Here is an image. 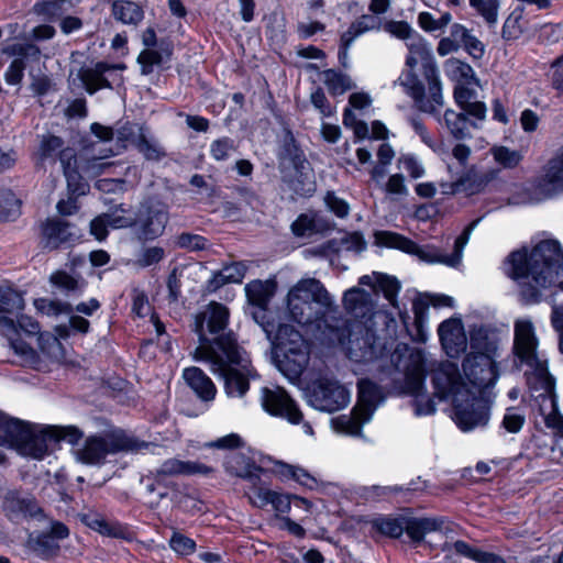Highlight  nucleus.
<instances>
[{"label":"nucleus","instance_id":"obj_48","mask_svg":"<svg viewBox=\"0 0 563 563\" xmlns=\"http://www.w3.org/2000/svg\"><path fill=\"white\" fill-rule=\"evenodd\" d=\"M37 343L41 352L53 361H62L64 358V349L59 340L51 333H40Z\"/></svg>","mask_w":563,"mask_h":563},{"label":"nucleus","instance_id":"obj_1","mask_svg":"<svg viewBox=\"0 0 563 563\" xmlns=\"http://www.w3.org/2000/svg\"><path fill=\"white\" fill-rule=\"evenodd\" d=\"M286 313L298 324H314L323 343L343 341L344 318L340 316L334 298L316 278L300 279L289 289Z\"/></svg>","mask_w":563,"mask_h":563},{"label":"nucleus","instance_id":"obj_19","mask_svg":"<svg viewBox=\"0 0 563 563\" xmlns=\"http://www.w3.org/2000/svg\"><path fill=\"white\" fill-rule=\"evenodd\" d=\"M308 401L317 410L334 412L350 404L351 391L335 379L321 377L311 385Z\"/></svg>","mask_w":563,"mask_h":563},{"label":"nucleus","instance_id":"obj_34","mask_svg":"<svg viewBox=\"0 0 563 563\" xmlns=\"http://www.w3.org/2000/svg\"><path fill=\"white\" fill-rule=\"evenodd\" d=\"M156 470L169 477L177 475L209 474L212 468L195 461L165 460Z\"/></svg>","mask_w":563,"mask_h":563},{"label":"nucleus","instance_id":"obj_39","mask_svg":"<svg viewBox=\"0 0 563 563\" xmlns=\"http://www.w3.org/2000/svg\"><path fill=\"white\" fill-rule=\"evenodd\" d=\"M81 521L90 529L99 532L102 536L123 539L125 538L126 530L118 522L107 521L98 514H82Z\"/></svg>","mask_w":563,"mask_h":563},{"label":"nucleus","instance_id":"obj_15","mask_svg":"<svg viewBox=\"0 0 563 563\" xmlns=\"http://www.w3.org/2000/svg\"><path fill=\"white\" fill-rule=\"evenodd\" d=\"M263 410L272 417L280 418L291 424H300L303 433L313 434L311 424L303 421V415L295 399L280 386H264L260 390Z\"/></svg>","mask_w":563,"mask_h":563},{"label":"nucleus","instance_id":"obj_38","mask_svg":"<svg viewBox=\"0 0 563 563\" xmlns=\"http://www.w3.org/2000/svg\"><path fill=\"white\" fill-rule=\"evenodd\" d=\"M246 266L243 263H232L216 272L208 282V289L216 291L227 284H239L243 280Z\"/></svg>","mask_w":563,"mask_h":563},{"label":"nucleus","instance_id":"obj_55","mask_svg":"<svg viewBox=\"0 0 563 563\" xmlns=\"http://www.w3.org/2000/svg\"><path fill=\"white\" fill-rule=\"evenodd\" d=\"M383 189L389 197L402 198L409 195V189L406 185V178L400 173L390 175Z\"/></svg>","mask_w":563,"mask_h":563},{"label":"nucleus","instance_id":"obj_22","mask_svg":"<svg viewBox=\"0 0 563 563\" xmlns=\"http://www.w3.org/2000/svg\"><path fill=\"white\" fill-rule=\"evenodd\" d=\"M395 85L401 86L405 92L415 100L421 111L432 114L441 122L439 109L443 106V98L441 99V103H437L431 95L427 98L426 89H428V84L418 78L412 69L401 73L395 81ZM428 93L430 92L428 91Z\"/></svg>","mask_w":563,"mask_h":563},{"label":"nucleus","instance_id":"obj_37","mask_svg":"<svg viewBox=\"0 0 563 563\" xmlns=\"http://www.w3.org/2000/svg\"><path fill=\"white\" fill-rule=\"evenodd\" d=\"M496 174L497 172L493 169L478 172L474 166H471L459 176V185H462L463 192L468 195L478 194L495 178Z\"/></svg>","mask_w":563,"mask_h":563},{"label":"nucleus","instance_id":"obj_59","mask_svg":"<svg viewBox=\"0 0 563 563\" xmlns=\"http://www.w3.org/2000/svg\"><path fill=\"white\" fill-rule=\"evenodd\" d=\"M169 547L175 553L187 556L195 552L196 542L187 536L174 531L169 540Z\"/></svg>","mask_w":563,"mask_h":563},{"label":"nucleus","instance_id":"obj_17","mask_svg":"<svg viewBox=\"0 0 563 563\" xmlns=\"http://www.w3.org/2000/svg\"><path fill=\"white\" fill-rule=\"evenodd\" d=\"M471 353L466 356V368L468 373H474L473 368L477 365L482 367L483 380L495 378L492 369V358L497 357L498 336L495 331L486 327H475L470 335Z\"/></svg>","mask_w":563,"mask_h":563},{"label":"nucleus","instance_id":"obj_10","mask_svg":"<svg viewBox=\"0 0 563 563\" xmlns=\"http://www.w3.org/2000/svg\"><path fill=\"white\" fill-rule=\"evenodd\" d=\"M310 360V344L289 324H282L275 336V362L278 371L290 382L299 380Z\"/></svg>","mask_w":563,"mask_h":563},{"label":"nucleus","instance_id":"obj_9","mask_svg":"<svg viewBox=\"0 0 563 563\" xmlns=\"http://www.w3.org/2000/svg\"><path fill=\"white\" fill-rule=\"evenodd\" d=\"M530 299L555 286L563 274V247L553 239L541 240L530 250Z\"/></svg>","mask_w":563,"mask_h":563},{"label":"nucleus","instance_id":"obj_28","mask_svg":"<svg viewBox=\"0 0 563 563\" xmlns=\"http://www.w3.org/2000/svg\"><path fill=\"white\" fill-rule=\"evenodd\" d=\"M438 333L441 344L450 357H456L466 350L467 338L460 319L443 321L438 329Z\"/></svg>","mask_w":563,"mask_h":563},{"label":"nucleus","instance_id":"obj_3","mask_svg":"<svg viewBox=\"0 0 563 563\" xmlns=\"http://www.w3.org/2000/svg\"><path fill=\"white\" fill-rule=\"evenodd\" d=\"M434 393L440 400H450L453 405L454 421L464 432L487 424L489 413L462 379L455 363L446 361L435 371L432 378Z\"/></svg>","mask_w":563,"mask_h":563},{"label":"nucleus","instance_id":"obj_43","mask_svg":"<svg viewBox=\"0 0 563 563\" xmlns=\"http://www.w3.org/2000/svg\"><path fill=\"white\" fill-rule=\"evenodd\" d=\"M322 81L333 96L343 95L354 87L352 79L346 74L334 69L324 70L322 73Z\"/></svg>","mask_w":563,"mask_h":563},{"label":"nucleus","instance_id":"obj_5","mask_svg":"<svg viewBox=\"0 0 563 563\" xmlns=\"http://www.w3.org/2000/svg\"><path fill=\"white\" fill-rule=\"evenodd\" d=\"M122 205L111 212L102 213L90 222V233L99 241L108 235V230L124 229L136 225V233L142 240H154L163 234L168 221L164 207H148L140 210L137 217L125 214Z\"/></svg>","mask_w":563,"mask_h":563},{"label":"nucleus","instance_id":"obj_62","mask_svg":"<svg viewBox=\"0 0 563 563\" xmlns=\"http://www.w3.org/2000/svg\"><path fill=\"white\" fill-rule=\"evenodd\" d=\"M163 55L161 52L151 48L143 49L137 56V63L142 67V74H150L154 66L161 65Z\"/></svg>","mask_w":563,"mask_h":563},{"label":"nucleus","instance_id":"obj_13","mask_svg":"<svg viewBox=\"0 0 563 563\" xmlns=\"http://www.w3.org/2000/svg\"><path fill=\"white\" fill-rule=\"evenodd\" d=\"M343 327V341L327 343L328 345L341 346L349 360L354 363H372L380 356L383 345L375 333L374 325L347 323V320L344 319Z\"/></svg>","mask_w":563,"mask_h":563},{"label":"nucleus","instance_id":"obj_63","mask_svg":"<svg viewBox=\"0 0 563 563\" xmlns=\"http://www.w3.org/2000/svg\"><path fill=\"white\" fill-rule=\"evenodd\" d=\"M343 124L346 128L353 130L354 134L358 139H365L368 135V126L367 124L357 119L355 112L351 109H345L343 113Z\"/></svg>","mask_w":563,"mask_h":563},{"label":"nucleus","instance_id":"obj_30","mask_svg":"<svg viewBox=\"0 0 563 563\" xmlns=\"http://www.w3.org/2000/svg\"><path fill=\"white\" fill-rule=\"evenodd\" d=\"M183 378L202 402L208 404L214 400L217 387L201 368L196 366L184 368Z\"/></svg>","mask_w":563,"mask_h":563},{"label":"nucleus","instance_id":"obj_64","mask_svg":"<svg viewBox=\"0 0 563 563\" xmlns=\"http://www.w3.org/2000/svg\"><path fill=\"white\" fill-rule=\"evenodd\" d=\"M165 256V251L159 246H151L143 249L136 260L141 267H148L161 262Z\"/></svg>","mask_w":563,"mask_h":563},{"label":"nucleus","instance_id":"obj_40","mask_svg":"<svg viewBox=\"0 0 563 563\" xmlns=\"http://www.w3.org/2000/svg\"><path fill=\"white\" fill-rule=\"evenodd\" d=\"M379 20L374 15H362L354 21L349 30L341 36V43L345 48H350L353 42L366 32L379 30Z\"/></svg>","mask_w":563,"mask_h":563},{"label":"nucleus","instance_id":"obj_4","mask_svg":"<svg viewBox=\"0 0 563 563\" xmlns=\"http://www.w3.org/2000/svg\"><path fill=\"white\" fill-rule=\"evenodd\" d=\"M530 408L537 409L545 426L563 438V415L559 410L555 378L549 372L548 357L538 350V342L530 330Z\"/></svg>","mask_w":563,"mask_h":563},{"label":"nucleus","instance_id":"obj_21","mask_svg":"<svg viewBox=\"0 0 563 563\" xmlns=\"http://www.w3.org/2000/svg\"><path fill=\"white\" fill-rule=\"evenodd\" d=\"M343 307L353 318L347 323H366L374 325L375 301L373 294L360 287H352L343 295Z\"/></svg>","mask_w":563,"mask_h":563},{"label":"nucleus","instance_id":"obj_27","mask_svg":"<svg viewBox=\"0 0 563 563\" xmlns=\"http://www.w3.org/2000/svg\"><path fill=\"white\" fill-rule=\"evenodd\" d=\"M452 531L451 523L443 517H409L407 520V534L413 542H421L432 533L444 538Z\"/></svg>","mask_w":563,"mask_h":563},{"label":"nucleus","instance_id":"obj_60","mask_svg":"<svg viewBox=\"0 0 563 563\" xmlns=\"http://www.w3.org/2000/svg\"><path fill=\"white\" fill-rule=\"evenodd\" d=\"M37 311L47 316H57L70 311V306L66 302L40 298L34 301Z\"/></svg>","mask_w":563,"mask_h":563},{"label":"nucleus","instance_id":"obj_35","mask_svg":"<svg viewBox=\"0 0 563 563\" xmlns=\"http://www.w3.org/2000/svg\"><path fill=\"white\" fill-rule=\"evenodd\" d=\"M245 295L252 307L268 306L276 290L275 280H252L245 285Z\"/></svg>","mask_w":563,"mask_h":563},{"label":"nucleus","instance_id":"obj_50","mask_svg":"<svg viewBox=\"0 0 563 563\" xmlns=\"http://www.w3.org/2000/svg\"><path fill=\"white\" fill-rule=\"evenodd\" d=\"M482 366L476 364V367H474V373H468L470 371L466 368V358L463 362V372L465 377L467 378L468 383L472 385L473 388L477 389L478 391L489 388L494 386L498 379V371L495 358H492V369L494 372L495 378L492 380H483L482 377L484 375L482 374Z\"/></svg>","mask_w":563,"mask_h":563},{"label":"nucleus","instance_id":"obj_49","mask_svg":"<svg viewBox=\"0 0 563 563\" xmlns=\"http://www.w3.org/2000/svg\"><path fill=\"white\" fill-rule=\"evenodd\" d=\"M514 352L520 364L528 361V321L518 320L515 324Z\"/></svg>","mask_w":563,"mask_h":563},{"label":"nucleus","instance_id":"obj_44","mask_svg":"<svg viewBox=\"0 0 563 563\" xmlns=\"http://www.w3.org/2000/svg\"><path fill=\"white\" fill-rule=\"evenodd\" d=\"M108 155L97 157H80V161L77 159L76 165L73 164V167L77 168L79 175L81 176L80 181L86 184L85 178L96 177L104 172L106 168L110 167V163L103 162L102 159Z\"/></svg>","mask_w":563,"mask_h":563},{"label":"nucleus","instance_id":"obj_42","mask_svg":"<svg viewBox=\"0 0 563 563\" xmlns=\"http://www.w3.org/2000/svg\"><path fill=\"white\" fill-rule=\"evenodd\" d=\"M445 75L457 84H477L474 76L473 68L467 64L456 58H450L444 64Z\"/></svg>","mask_w":563,"mask_h":563},{"label":"nucleus","instance_id":"obj_16","mask_svg":"<svg viewBox=\"0 0 563 563\" xmlns=\"http://www.w3.org/2000/svg\"><path fill=\"white\" fill-rule=\"evenodd\" d=\"M406 46L409 51L406 65L413 69L421 64L422 76L428 84V90L432 99L437 103H441L442 85L431 45L417 33L406 43Z\"/></svg>","mask_w":563,"mask_h":563},{"label":"nucleus","instance_id":"obj_11","mask_svg":"<svg viewBox=\"0 0 563 563\" xmlns=\"http://www.w3.org/2000/svg\"><path fill=\"white\" fill-rule=\"evenodd\" d=\"M443 363L437 362L422 350L410 349L407 350L404 364H397V367L405 374L406 391L415 396V412L417 416H429L435 412L434 401L422 394V391L424 389L426 373L430 371L435 374V371Z\"/></svg>","mask_w":563,"mask_h":563},{"label":"nucleus","instance_id":"obj_6","mask_svg":"<svg viewBox=\"0 0 563 563\" xmlns=\"http://www.w3.org/2000/svg\"><path fill=\"white\" fill-rule=\"evenodd\" d=\"M218 353L201 358L199 362L208 364L211 373L223 380L224 393L230 398H243L249 389L250 382L257 377L249 354L240 345H227V350H217Z\"/></svg>","mask_w":563,"mask_h":563},{"label":"nucleus","instance_id":"obj_25","mask_svg":"<svg viewBox=\"0 0 563 563\" xmlns=\"http://www.w3.org/2000/svg\"><path fill=\"white\" fill-rule=\"evenodd\" d=\"M145 490L148 494L156 495L158 500L169 498V500L178 506H184L188 496L183 494L179 486L172 477L161 474L158 470L151 471L142 477Z\"/></svg>","mask_w":563,"mask_h":563},{"label":"nucleus","instance_id":"obj_51","mask_svg":"<svg viewBox=\"0 0 563 563\" xmlns=\"http://www.w3.org/2000/svg\"><path fill=\"white\" fill-rule=\"evenodd\" d=\"M398 167L404 169L412 179L422 178L426 175V167L422 159L413 153H404L398 157Z\"/></svg>","mask_w":563,"mask_h":563},{"label":"nucleus","instance_id":"obj_18","mask_svg":"<svg viewBox=\"0 0 563 563\" xmlns=\"http://www.w3.org/2000/svg\"><path fill=\"white\" fill-rule=\"evenodd\" d=\"M38 155L42 161L58 156L65 178L67 180V188L73 194L85 195L88 190V185L80 181L81 176L77 168L73 167L77 163V157L73 148L64 147V141L55 135L43 136Z\"/></svg>","mask_w":563,"mask_h":563},{"label":"nucleus","instance_id":"obj_32","mask_svg":"<svg viewBox=\"0 0 563 563\" xmlns=\"http://www.w3.org/2000/svg\"><path fill=\"white\" fill-rule=\"evenodd\" d=\"M504 273L519 286H526L528 278V249L521 246L512 251L504 261Z\"/></svg>","mask_w":563,"mask_h":563},{"label":"nucleus","instance_id":"obj_52","mask_svg":"<svg viewBox=\"0 0 563 563\" xmlns=\"http://www.w3.org/2000/svg\"><path fill=\"white\" fill-rule=\"evenodd\" d=\"M408 518H380L374 525L379 532L390 538H399L404 532L407 533Z\"/></svg>","mask_w":563,"mask_h":563},{"label":"nucleus","instance_id":"obj_31","mask_svg":"<svg viewBox=\"0 0 563 563\" xmlns=\"http://www.w3.org/2000/svg\"><path fill=\"white\" fill-rule=\"evenodd\" d=\"M273 473L283 482L294 481L308 489L318 487V479L300 465L273 461Z\"/></svg>","mask_w":563,"mask_h":563},{"label":"nucleus","instance_id":"obj_20","mask_svg":"<svg viewBox=\"0 0 563 563\" xmlns=\"http://www.w3.org/2000/svg\"><path fill=\"white\" fill-rule=\"evenodd\" d=\"M563 192V145L544 166L534 184L537 199L550 198Z\"/></svg>","mask_w":563,"mask_h":563},{"label":"nucleus","instance_id":"obj_14","mask_svg":"<svg viewBox=\"0 0 563 563\" xmlns=\"http://www.w3.org/2000/svg\"><path fill=\"white\" fill-rule=\"evenodd\" d=\"M357 404L350 416H341L333 423L338 431L352 437H361L362 428L369 422L377 407L383 402V394L379 386L369 379H361L357 383Z\"/></svg>","mask_w":563,"mask_h":563},{"label":"nucleus","instance_id":"obj_2","mask_svg":"<svg viewBox=\"0 0 563 563\" xmlns=\"http://www.w3.org/2000/svg\"><path fill=\"white\" fill-rule=\"evenodd\" d=\"M81 438L82 432L73 426L30 423L0 412V445L23 456L42 460L60 440L77 444Z\"/></svg>","mask_w":563,"mask_h":563},{"label":"nucleus","instance_id":"obj_61","mask_svg":"<svg viewBox=\"0 0 563 563\" xmlns=\"http://www.w3.org/2000/svg\"><path fill=\"white\" fill-rule=\"evenodd\" d=\"M384 30L396 38L406 43L413 37L417 32L405 21H388L384 25Z\"/></svg>","mask_w":563,"mask_h":563},{"label":"nucleus","instance_id":"obj_58","mask_svg":"<svg viewBox=\"0 0 563 563\" xmlns=\"http://www.w3.org/2000/svg\"><path fill=\"white\" fill-rule=\"evenodd\" d=\"M470 4L487 23H496L498 16V0H470Z\"/></svg>","mask_w":563,"mask_h":563},{"label":"nucleus","instance_id":"obj_8","mask_svg":"<svg viewBox=\"0 0 563 563\" xmlns=\"http://www.w3.org/2000/svg\"><path fill=\"white\" fill-rule=\"evenodd\" d=\"M482 221V218L472 221L455 240L452 254H443L434 246H420L416 242L395 232L383 231L376 233L377 242L386 247L397 249L410 255L417 256L428 264H443L449 267H457L462 263L463 251L470 241L473 231Z\"/></svg>","mask_w":563,"mask_h":563},{"label":"nucleus","instance_id":"obj_47","mask_svg":"<svg viewBox=\"0 0 563 563\" xmlns=\"http://www.w3.org/2000/svg\"><path fill=\"white\" fill-rule=\"evenodd\" d=\"M443 122L455 139L462 140L468 135V122L464 113L448 109L444 112Z\"/></svg>","mask_w":563,"mask_h":563},{"label":"nucleus","instance_id":"obj_24","mask_svg":"<svg viewBox=\"0 0 563 563\" xmlns=\"http://www.w3.org/2000/svg\"><path fill=\"white\" fill-rule=\"evenodd\" d=\"M3 53L13 57L12 63L5 71V81L9 85H18L23 78V73L27 62L40 58V48L32 43H14L7 46Z\"/></svg>","mask_w":563,"mask_h":563},{"label":"nucleus","instance_id":"obj_57","mask_svg":"<svg viewBox=\"0 0 563 563\" xmlns=\"http://www.w3.org/2000/svg\"><path fill=\"white\" fill-rule=\"evenodd\" d=\"M495 161L505 168L516 167L522 159V155L517 151H511L506 146H495L492 148Z\"/></svg>","mask_w":563,"mask_h":563},{"label":"nucleus","instance_id":"obj_26","mask_svg":"<svg viewBox=\"0 0 563 563\" xmlns=\"http://www.w3.org/2000/svg\"><path fill=\"white\" fill-rule=\"evenodd\" d=\"M24 306V299L20 292L12 288L0 289V333L10 336L16 332L13 317H18Z\"/></svg>","mask_w":563,"mask_h":563},{"label":"nucleus","instance_id":"obj_46","mask_svg":"<svg viewBox=\"0 0 563 563\" xmlns=\"http://www.w3.org/2000/svg\"><path fill=\"white\" fill-rule=\"evenodd\" d=\"M29 542L33 551L42 559L53 556L59 549L57 541L48 533L31 534Z\"/></svg>","mask_w":563,"mask_h":563},{"label":"nucleus","instance_id":"obj_56","mask_svg":"<svg viewBox=\"0 0 563 563\" xmlns=\"http://www.w3.org/2000/svg\"><path fill=\"white\" fill-rule=\"evenodd\" d=\"M375 283L377 287L384 292L385 298L395 305V299L400 290L399 282L391 276L384 274H375Z\"/></svg>","mask_w":563,"mask_h":563},{"label":"nucleus","instance_id":"obj_12","mask_svg":"<svg viewBox=\"0 0 563 563\" xmlns=\"http://www.w3.org/2000/svg\"><path fill=\"white\" fill-rule=\"evenodd\" d=\"M148 448V443L117 430L103 435L88 437L84 444L75 450V456L84 464L98 465L103 463L109 454L121 451L141 452Z\"/></svg>","mask_w":563,"mask_h":563},{"label":"nucleus","instance_id":"obj_36","mask_svg":"<svg viewBox=\"0 0 563 563\" xmlns=\"http://www.w3.org/2000/svg\"><path fill=\"white\" fill-rule=\"evenodd\" d=\"M112 68L113 66H110L108 64L97 63L93 67H86L80 69L78 73V77L81 80V84L87 90V92L92 95L100 88L110 87V84L103 77V75Z\"/></svg>","mask_w":563,"mask_h":563},{"label":"nucleus","instance_id":"obj_53","mask_svg":"<svg viewBox=\"0 0 563 563\" xmlns=\"http://www.w3.org/2000/svg\"><path fill=\"white\" fill-rule=\"evenodd\" d=\"M235 151L236 144L234 140L228 136L217 139L210 144V155L218 162L227 161L234 154Z\"/></svg>","mask_w":563,"mask_h":563},{"label":"nucleus","instance_id":"obj_45","mask_svg":"<svg viewBox=\"0 0 563 563\" xmlns=\"http://www.w3.org/2000/svg\"><path fill=\"white\" fill-rule=\"evenodd\" d=\"M528 20L525 18V8L519 3L507 18L503 34L506 38H516L527 27Z\"/></svg>","mask_w":563,"mask_h":563},{"label":"nucleus","instance_id":"obj_41","mask_svg":"<svg viewBox=\"0 0 563 563\" xmlns=\"http://www.w3.org/2000/svg\"><path fill=\"white\" fill-rule=\"evenodd\" d=\"M114 18L123 24L137 25L144 16L143 10L132 1H117L112 4Z\"/></svg>","mask_w":563,"mask_h":563},{"label":"nucleus","instance_id":"obj_54","mask_svg":"<svg viewBox=\"0 0 563 563\" xmlns=\"http://www.w3.org/2000/svg\"><path fill=\"white\" fill-rule=\"evenodd\" d=\"M260 482L261 479L250 483L251 490L249 494V499L253 506L257 508H264L267 505H271L275 490H272L268 487L260 485Z\"/></svg>","mask_w":563,"mask_h":563},{"label":"nucleus","instance_id":"obj_33","mask_svg":"<svg viewBox=\"0 0 563 563\" xmlns=\"http://www.w3.org/2000/svg\"><path fill=\"white\" fill-rule=\"evenodd\" d=\"M42 235L45 245L51 249H55L59 244L69 242L76 238L71 225L67 221L59 219H47L42 227Z\"/></svg>","mask_w":563,"mask_h":563},{"label":"nucleus","instance_id":"obj_7","mask_svg":"<svg viewBox=\"0 0 563 563\" xmlns=\"http://www.w3.org/2000/svg\"><path fill=\"white\" fill-rule=\"evenodd\" d=\"M229 323V310L219 302H210L206 309L195 316L194 332L198 336V345L191 355L195 361L227 350V345H239L231 332H225Z\"/></svg>","mask_w":563,"mask_h":563},{"label":"nucleus","instance_id":"obj_23","mask_svg":"<svg viewBox=\"0 0 563 563\" xmlns=\"http://www.w3.org/2000/svg\"><path fill=\"white\" fill-rule=\"evenodd\" d=\"M2 510L10 520L42 517V510L34 497L19 489H8L3 494Z\"/></svg>","mask_w":563,"mask_h":563},{"label":"nucleus","instance_id":"obj_29","mask_svg":"<svg viewBox=\"0 0 563 563\" xmlns=\"http://www.w3.org/2000/svg\"><path fill=\"white\" fill-rule=\"evenodd\" d=\"M224 468L230 475L256 482L261 479L263 468L257 464L254 454L233 452L225 457Z\"/></svg>","mask_w":563,"mask_h":563}]
</instances>
